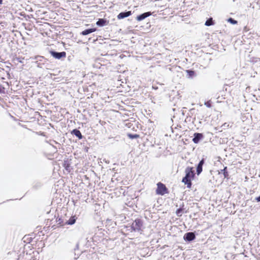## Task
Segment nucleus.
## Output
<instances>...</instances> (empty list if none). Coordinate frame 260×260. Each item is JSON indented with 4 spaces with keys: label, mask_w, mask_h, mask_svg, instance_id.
Instances as JSON below:
<instances>
[{
    "label": "nucleus",
    "mask_w": 260,
    "mask_h": 260,
    "mask_svg": "<svg viewBox=\"0 0 260 260\" xmlns=\"http://www.w3.org/2000/svg\"><path fill=\"white\" fill-rule=\"evenodd\" d=\"M185 176L182 178V182L187 185V187L190 188L192 185L191 180L195 176L193 167H187L185 171Z\"/></svg>",
    "instance_id": "f257e3e1"
},
{
    "label": "nucleus",
    "mask_w": 260,
    "mask_h": 260,
    "mask_svg": "<svg viewBox=\"0 0 260 260\" xmlns=\"http://www.w3.org/2000/svg\"><path fill=\"white\" fill-rule=\"evenodd\" d=\"M143 225V221L140 218H136L134 221H133L132 224L131 226V229H132V231L134 232H139L142 231V228Z\"/></svg>",
    "instance_id": "f03ea898"
},
{
    "label": "nucleus",
    "mask_w": 260,
    "mask_h": 260,
    "mask_svg": "<svg viewBox=\"0 0 260 260\" xmlns=\"http://www.w3.org/2000/svg\"><path fill=\"white\" fill-rule=\"evenodd\" d=\"M168 193L169 190L164 184L160 182L157 183V188L156 189L157 194L164 196Z\"/></svg>",
    "instance_id": "7ed1b4c3"
},
{
    "label": "nucleus",
    "mask_w": 260,
    "mask_h": 260,
    "mask_svg": "<svg viewBox=\"0 0 260 260\" xmlns=\"http://www.w3.org/2000/svg\"><path fill=\"white\" fill-rule=\"evenodd\" d=\"M49 53L53 58L57 59H61L66 57V52L64 51L57 52L54 50H50Z\"/></svg>",
    "instance_id": "20e7f679"
},
{
    "label": "nucleus",
    "mask_w": 260,
    "mask_h": 260,
    "mask_svg": "<svg viewBox=\"0 0 260 260\" xmlns=\"http://www.w3.org/2000/svg\"><path fill=\"white\" fill-rule=\"evenodd\" d=\"M197 235L196 232H187L183 236V240L186 242L190 243L196 239Z\"/></svg>",
    "instance_id": "39448f33"
},
{
    "label": "nucleus",
    "mask_w": 260,
    "mask_h": 260,
    "mask_svg": "<svg viewBox=\"0 0 260 260\" xmlns=\"http://www.w3.org/2000/svg\"><path fill=\"white\" fill-rule=\"evenodd\" d=\"M204 135L202 133H195L193 134L192 141L194 144H198L204 139Z\"/></svg>",
    "instance_id": "423d86ee"
},
{
    "label": "nucleus",
    "mask_w": 260,
    "mask_h": 260,
    "mask_svg": "<svg viewBox=\"0 0 260 260\" xmlns=\"http://www.w3.org/2000/svg\"><path fill=\"white\" fill-rule=\"evenodd\" d=\"M72 164V159L69 158H65L63 160L62 166L64 168L65 170L68 172H70L71 168V165Z\"/></svg>",
    "instance_id": "0eeeda50"
},
{
    "label": "nucleus",
    "mask_w": 260,
    "mask_h": 260,
    "mask_svg": "<svg viewBox=\"0 0 260 260\" xmlns=\"http://www.w3.org/2000/svg\"><path fill=\"white\" fill-rule=\"evenodd\" d=\"M132 14L131 11H125L120 12L117 16L118 19L120 20L126 18Z\"/></svg>",
    "instance_id": "6e6552de"
},
{
    "label": "nucleus",
    "mask_w": 260,
    "mask_h": 260,
    "mask_svg": "<svg viewBox=\"0 0 260 260\" xmlns=\"http://www.w3.org/2000/svg\"><path fill=\"white\" fill-rule=\"evenodd\" d=\"M205 158L203 157L202 159L199 161V164H198L196 168V172L197 175H199L201 173V172L203 171V166L205 164Z\"/></svg>",
    "instance_id": "1a4fd4ad"
},
{
    "label": "nucleus",
    "mask_w": 260,
    "mask_h": 260,
    "mask_svg": "<svg viewBox=\"0 0 260 260\" xmlns=\"http://www.w3.org/2000/svg\"><path fill=\"white\" fill-rule=\"evenodd\" d=\"M151 15V12H147L143 13L140 15H139L136 17V20L138 21H141L147 17L150 16Z\"/></svg>",
    "instance_id": "9d476101"
},
{
    "label": "nucleus",
    "mask_w": 260,
    "mask_h": 260,
    "mask_svg": "<svg viewBox=\"0 0 260 260\" xmlns=\"http://www.w3.org/2000/svg\"><path fill=\"white\" fill-rule=\"evenodd\" d=\"M36 59H37V61L35 62L37 67L39 68H42L43 65L44 63V62H42V61H43L45 59L44 57L43 56H38L37 57H36Z\"/></svg>",
    "instance_id": "9b49d317"
},
{
    "label": "nucleus",
    "mask_w": 260,
    "mask_h": 260,
    "mask_svg": "<svg viewBox=\"0 0 260 260\" xmlns=\"http://www.w3.org/2000/svg\"><path fill=\"white\" fill-rule=\"evenodd\" d=\"M109 23V21L105 18H99L96 21V24L100 26L103 27L107 25Z\"/></svg>",
    "instance_id": "f8f14e48"
},
{
    "label": "nucleus",
    "mask_w": 260,
    "mask_h": 260,
    "mask_svg": "<svg viewBox=\"0 0 260 260\" xmlns=\"http://www.w3.org/2000/svg\"><path fill=\"white\" fill-rule=\"evenodd\" d=\"M71 133L73 135L75 136L79 140L82 139L83 138V136H82V135L81 133L80 132V131L78 129H77V128H75V129H73L71 131Z\"/></svg>",
    "instance_id": "ddd939ff"
},
{
    "label": "nucleus",
    "mask_w": 260,
    "mask_h": 260,
    "mask_svg": "<svg viewBox=\"0 0 260 260\" xmlns=\"http://www.w3.org/2000/svg\"><path fill=\"white\" fill-rule=\"evenodd\" d=\"M187 74V77L188 78L192 79L193 78L197 76V73L196 72L192 70H186L185 71Z\"/></svg>",
    "instance_id": "4468645a"
},
{
    "label": "nucleus",
    "mask_w": 260,
    "mask_h": 260,
    "mask_svg": "<svg viewBox=\"0 0 260 260\" xmlns=\"http://www.w3.org/2000/svg\"><path fill=\"white\" fill-rule=\"evenodd\" d=\"M96 29L95 28H87L83 30L80 34L83 36H86L94 32L95 31H96Z\"/></svg>",
    "instance_id": "2eb2a0df"
},
{
    "label": "nucleus",
    "mask_w": 260,
    "mask_h": 260,
    "mask_svg": "<svg viewBox=\"0 0 260 260\" xmlns=\"http://www.w3.org/2000/svg\"><path fill=\"white\" fill-rule=\"evenodd\" d=\"M77 219V217L76 215L72 216L69 220H67L64 224L68 225H73L76 222Z\"/></svg>",
    "instance_id": "dca6fc26"
},
{
    "label": "nucleus",
    "mask_w": 260,
    "mask_h": 260,
    "mask_svg": "<svg viewBox=\"0 0 260 260\" xmlns=\"http://www.w3.org/2000/svg\"><path fill=\"white\" fill-rule=\"evenodd\" d=\"M228 168L227 167H224L223 169L220 170L219 172V174H222L224 176V178L229 179V172H228Z\"/></svg>",
    "instance_id": "f3484780"
},
{
    "label": "nucleus",
    "mask_w": 260,
    "mask_h": 260,
    "mask_svg": "<svg viewBox=\"0 0 260 260\" xmlns=\"http://www.w3.org/2000/svg\"><path fill=\"white\" fill-rule=\"evenodd\" d=\"M214 24V21L212 17L208 18L205 22V25L206 26H211Z\"/></svg>",
    "instance_id": "a211bd4d"
},
{
    "label": "nucleus",
    "mask_w": 260,
    "mask_h": 260,
    "mask_svg": "<svg viewBox=\"0 0 260 260\" xmlns=\"http://www.w3.org/2000/svg\"><path fill=\"white\" fill-rule=\"evenodd\" d=\"M127 136L128 138H129L132 140L134 139L139 138L140 137V135L138 134H131V133H128L127 134Z\"/></svg>",
    "instance_id": "6ab92c4d"
},
{
    "label": "nucleus",
    "mask_w": 260,
    "mask_h": 260,
    "mask_svg": "<svg viewBox=\"0 0 260 260\" xmlns=\"http://www.w3.org/2000/svg\"><path fill=\"white\" fill-rule=\"evenodd\" d=\"M24 59V57H15V58H14L13 59V61L14 62L17 61L18 62L23 63Z\"/></svg>",
    "instance_id": "aec40b11"
},
{
    "label": "nucleus",
    "mask_w": 260,
    "mask_h": 260,
    "mask_svg": "<svg viewBox=\"0 0 260 260\" xmlns=\"http://www.w3.org/2000/svg\"><path fill=\"white\" fill-rule=\"evenodd\" d=\"M227 21L228 22L232 24H237L238 23V21L237 20L231 17L228 18Z\"/></svg>",
    "instance_id": "412c9836"
},
{
    "label": "nucleus",
    "mask_w": 260,
    "mask_h": 260,
    "mask_svg": "<svg viewBox=\"0 0 260 260\" xmlns=\"http://www.w3.org/2000/svg\"><path fill=\"white\" fill-rule=\"evenodd\" d=\"M182 212H183V208H178L176 211V215L178 217H180L182 215Z\"/></svg>",
    "instance_id": "4be33fe9"
},
{
    "label": "nucleus",
    "mask_w": 260,
    "mask_h": 260,
    "mask_svg": "<svg viewBox=\"0 0 260 260\" xmlns=\"http://www.w3.org/2000/svg\"><path fill=\"white\" fill-rule=\"evenodd\" d=\"M56 222L58 223V224L60 225H63V220L61 217H58L56 219Z\"/></svg>",
    "instance_id": "5701e85b"
},
{
    "label": "nucleus",
    "mask_w": 260,
    "mask_h": 260,
    "mask_svg": "<svg viewBox=\"0 0 260 260\" xmlns=\"http://www.w3.org/2000/svg\"><path fill=\"white\" fill-rule=\"evenodd\" d=\"M204 104L208 108H211L212 106L211 101H208L207 102H205Z\"/></svg>",
    "instance_id": "b1692460"
},
{
    "label": "nucleus",
    "mask_w": 260,
    "mask_h": 260,
    "mask_svg": "<svg viewBox=\"0 0 260 260\" xmlns=\"http://www.w3.org/2000/svg\"><path fill=\"white\" fill-rule=\"evenodd\" d=\"M41 186V184L40 183H37L34 187L36 188H39Z\"/></svg>",
    "instance_id": "393cba45"
},
{
    "label": "nucleus",
    "mask_w": 260,
    "mask_h": 260,
    "mask_svg": "<svg viewBox=\"0 0 260 260\" xmlns=\"http://www.w3.org/2000/svg\"><path fill=\"white\" fill-rule=\"evenodd\" d=\"M255 201L257 202H260V196L255 198Z\"/></svg>",
    "instance_id": "a878e982"
},
{
    "label": "nucleus",
    "mask_w": 260,
    "mask_h": 260,
    "mask_svg": "<svg viewBox=\"0 0 260 260\" xmlns=\"http://www.w3.org/2000/svg\"><path fill=\"white\" fill-rule=\"evenodd\" d=\"M152 88H153V89H155V90H156V89L158 88V87H154V86H153V87H152Z\"/></svg>",
    "instance_id": "bb28decb"
},
{
    "label": "nucleus",
    "mask_w": 260,
    "mask_h": 260,
    "mask_svg": "<svg viewBox=\"0 0 260 260\" xmlns=\"http://www.w3.org/2000/svg\"><path fill=\"white\" fill-rule=\"evenodd\" d=\"M2 92V87L0 86V93Z\"/></svg>",
    "instance_id": "cd10ccee"
},
{
    "label": "nucleus",
    "mask_w": 260,
    "mask_h": 260,
    "mask_svg": "<svg viewBox=\"0 0 260 260\" xmlns=\"http://www.w3.org/2000/svg\"><path fill=\"white\" fill-rule=\"evenodd\" d=\"M3 3V0H0V4H2Z\"/></svg>",
    "instance_id": "c85d7f7f"
}]
</instances>
